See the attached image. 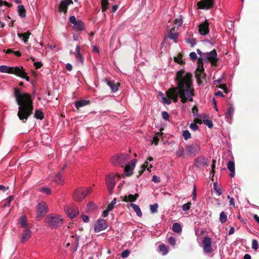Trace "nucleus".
Listing matches in <instances>:
<instances>
[{
	"mask_svg": "<svg viewBox=\"0 0 259 259\" xmlns=\"http://www.w3.org/2000/svg\"><path fill=\"white\" fill-rule=\"evenodd\" d=\"M175 80L177 86L167 91V98L161 97L163 103L169 105L171 103V100L177 102L179 96L183 103H186L187 101H192L194 91L192 84V74L181 69L177 72Z\"/></svg>",
	"mask_w": 259,
	"mask_h": 259,
	"instance_id": "1",
	"label": "nucleus"
},
{
	"mask_svg": "<svg viewBox=\"0 0 259 259\" xmlns=\"http://www.w3.org/2000/svg\"><path fill=\"white\" fill-rule=\"evenodd\" d=\"M14 96L18 105H19L18 116L21 120L26 121L32 113L33 109L31 96L16 88L14 89Z\"/></svg>",
	"mask_w": 259,
	"mask_h": 259,
	"instance_id": "2",
	"label": "nucleus"
},
{
	"mask_svg": "<svg viewBox=\"0 0 259 259\" xmlns=\"http://www.w3.org/2000/svg\"><path fill=\"white\" fill-rule=\"evenodd\" d=\"M201 150L199 144L194 143L186 144L184 147L182 145H179L175 154L177 157L185 159L193 158L197 155Z\"/></svg>",
	"mask_w": 259,
	"mask_h": 259,
	"instance_id": "3",
	"label": "nucleus"
},
{
	"mask_svg": "<svg viewBox=\"0 0 259 259\" xmlns=\"http://www.w3.org/2000/svg\"><path fill=\"white\" fill-rule=\"evenodd\" d=\"M0 72L9 74H14L17 76L29 80V77L27 75V73L24 71L22 67H9L6 65L0 66Z\"/></svg>",
	"mask_w": 259,
	"mask_h": 259,
	"instance_id": "4",
	"label": "nucleus"
},
{
	"mask_svg": "<svg viewBox=\"0 0 259 259\" xmlns=\"http://www.w3.org/2000/svg\"><path fill=\"white\" fill-rule=\"evenodd\" d=\"M45 222L52 229H56L63 224V219L58 214H50L45 219Z\"/></svg>",
	"mask_w": 259,
	"mask_h": 259,
	"instance_id": "5",
	"label": "nucleus"
},
{
	"mask_svg": "<svg viewBox=\"0 0 259 259\" xmlns=\"http://www.w3.org/2000/svg\"><path fill=\"white\" fill-rule=\"evenodd\" d=\"M119 178V176L117 174H109L106 176V184L109 195L113 193V189L116 182L118 181Z\"/></svg>",
	"mask_w": 259,
	"mask_h": 259,
	"instance_id": "6",
	"label": "nucleus"
},
{
	"mask_svg": "<svg viewBox=\"0 0 259 259\" xmlns=\"http://www.w3.org/2000/svg\"><path fill=\"white\" fill-rule=\"evenodd\" d=\"M130 159L128 154H119L113 156L111 159V162L114 165H121L123 166Z\"/></svg>",
	"mask_w": 259,
	"mask_h": 259,
	"instance_id": "7",
	"label": "nucleus"
},
{
	"mask_svg": "<svg viewBox=\"0 0 259 259\" xmlns=\"http://www.w3.org/2000/svg\"><path fill=\"white\" fill-rule=\"evenodd\" d=\"M92 191L91 187H88L85 189L79 188L76 190L73 194V197L75 201H80L88 194H90Z\"/></svg>",
	"mask_w": 259,
	"mask_h": 259,
	"instance_id": "8",
	"label": "nucleus"
},
{
	"mask_svg": "<svg viewBox=\"0 0 259 259\" xmlns=\"http://www.w3.org/2000/svg\"><path fill=\"white\" fill-rule=\"evenodd\" d=\"M202 60L209 62L212 65L216 66L218 60L216 51L213 50L210 52L204 53L202 56Z\"/></svg>",
	"mask_w": 259,
	"mask_h": 259,
	"instance_id": "9",
	"label": "nucleus"
},
{
	"mask_svg": "<svg viewBox=\"0 0 259 259\" xmlns=\"http://www.w3.org/2000/svg\"><path fill=\"white\" fill-rule=\"evenodd\" d=\"M48 212V207L47 203L44 201L39 202L37 206V217L42 218Z\"/></svg>",
	"mask_w": 259,
	"mask_h": 259,
	"instance_id": "10",
	"label": "nucleus"
},
{
	"mask_svg": "<svg viewBox=\"0 0 259 259\" xmlns=\"http://www.w3.org/2000/svg\"><path fill=\"white\" fill-rule=\"evenodd\" d=\"M203 249L206 253H210L212 252V241L209 237H204L202 239Z\"/></svg>",
	"mask_w": 259,
	"mask_h": 259,
	"instance_id": "11",
	"label": "nucleus"
},
{
	"mask_svg": "<svg viewBox=\"0 0 259 259\" xmlns=\"http://www.w3.org/2000/svg\"><path fill=\"white\" fill-rule=\"evenodd\" d=\"M214 4V0H201L197 3V6L200 9L207 10L212 8Z\"/></svg>",
	"mask_w": 259,
	"mask_h": 259,
	"instance_id": "12",
	"label": "nucleus"
},
{
	"mask_svg": "<svg viewBox=\"0 0 259 259\" xmlns=\"http://www.w3.org/2000/svg\"><path fill=\"white\" fill-rule=\"evenodd\" d=\"M108 227V224L105 220L102 219H99L95 224L94 231L96 233L100 232L105 230Z\"/></svg>",
	"mask_w": 259,
	"mask_h": 259,
	"instance_id": "13",
	"label": "nucleus"
},
{
	"mask_svg": "<svg viewBox=\"0 0 259 259\" xmlns=\"http://www.w3.org/2000/svg\"><path fill=\"white\" fill-rule=\"evenodd\" d=\"M66 241L67 242V246L74 244L76 247H77L79 241V237L77 236L73 233H70L69 235H67Z\"/></svg>",
	"mask_w": 259,
	"mask_h": 259,
	"instance_id": "14",
	"label": "nucleus"
},
{
	"mask_svg": "<svg viewBox=\"0 0 259 259\" xmlns=\"http://www.w3.org/2000/svg\"><path fill=\"white\" fill-rule=\"evenodd\" d=\"M136 163L137 159H133L131 160L130 162L125 165L124 168L125 176H130L133 174V170L135 168Z\"/></svg>",
	"mask_w": 259,
	"mask_h": 259,
	"instance_id": "15",
	"label": "nucleus"
},
{
	"mask_svg": "<svg viewBox=\"0 0 259 259\" xmlns=\"http://www.w3.org/2000/svg\"><path fill=\"white\" fill-rule=\"evenodd\" d=\"M67 215L71 219L74 218L79 213L77 207L74 205H71L65 208Z\"/></svg>",
	"mask_w": 259,
	"mask_h": 259,
	"instance_id": "16",
	"label": "nucleus"
},
{
	"mask_svg": "<svg viewBox=\"0 0 259 259\" xmlns=\"http://www.w3.org/2000/svg\"><path fill=\"white\" fill-rule=\"evenodd\" d=\"M198 27L199 33L202 35H205L209 32V23L206 20L200 24Z\"/></svg>",
	"mask_w": 259,
	"mask_h": 259,
	"instance_id": "17",
	"label": "nucleus"
},
{
	"mask_svg": "<svg viewBox=\"0 0 259 259\" xmlns=\"http://www.w3.org/2000/svg\"><path fill=\"white\" fill-rule=\"evenodd\" d=\"M74 55L76 62L78 64H83L84 59L80 53V47L78 45H77L76 46Z\"/></svg>",
	"mask_w": 259,
	"mask_h": 259,
	"instance_id": "18",
	"label": "nucleus"
},
{
	"mask_svg": "<svg viewBox=\"0 0 259 259\" xmlns=\"http://www.w3.org/2000/svg\"><path fill=\"white\" fill-rule=\"evenodd\" d=\"M72 0H64L62 1L60 4L59 10L60 12H63L65 13L67 12V8L69 5L72 4Z\"/></svg>",
	"mask_w": 259,
	"mask_h": 259,
	"instance_id": "19",
	"label": "nucleus"
},
{
	"mask_svg": "<svg viewBox=\"0 0 259 259\" xmlns=\"http://www.w3.org/2000/svg\"><path fill=\"white\" fill-rule=\"evenodd\" d=\"M207 159L203 156H199L195 159V165L197 167H200L206 165Z\"/></svg>",
	"mask_w": 259,
	"mask_h": 259,
	"instance_id": "20",
	"label": "nucleus"
},
{
	"mask_svg": "<svg viewBox=\"0 0 259 259\" xmlns=\"http://www.w3.org/2000/svg\"><path fill=\"white\" fill-rule=\"evenodd\" d=\"M104 82H105L106 84L110 87L113 93H115L118 91V87L114 81L110 80L107 78H105Z\"/></svg>",
	"mask_w": 259,
	"mask_h": 259,
	"instance_id": "21",
	"label": "nucleus"
},
{
	"mask_svg": "<svg viewBox=\"0 0 259 259\" xmlns=\"http://www.w3.org/2000/svg\"><path fill=\"white\" fill-rule=\"evenodd\" d=\"M227 168L230 170V176L233 178L235 176V163L233 161H229L227 163Z\"/></svg>",
	"mask_w": 259,
	"mask_h": 259,
	"instance_id": "22",
	"label": "nucleus"
},
{
	"mask_svg": "<svg viewBox=\"0 0 259 259\" xmlns=\"http://www.w3.org/2000/svg\"><path fill=\"white\" fill-rule=\"evenodd\" d=\"M31 236V232L28 230H25L22 235L21 241L23 242H25L28 241Z\"/></svg>",
	"mask_w": 259,
	"mask_h": 259,
	"instance_id": "23",
	"label": "nucleus"
},
{
	"mask_svg": "<svg viewBox=\"0 0 259 259\" xmlns=\"http://www.w3.org/2000/svg\"><path fill=\"white\" fill-rule=\"evenodd\" d=\"M153 158L151 156L149 157L147 160L145 161L143 165L142 166V168L143 170H145L146 168L147 169V170L149 172L151 171V168L152 167V165L151 164H149V162L153 161Z\"/></svg>",
	"mask_w": 259,
	"mask_h": 259,
	"instance_id": "24",
	"label": "nucleus"
},
{
	"mask_svg": "<svg viewBox=\"0 0 259 259\" xmlns=\"http://www.w3.org/2000/svg\"><path fill=\"white\" fill-rule=\"evenodd\" d=\"M175 30V28H172L170 31L168 32L167 33V36L169 37L170 39L174 40L175 42H177V39L178 37V32H174L172 31Z\"/></svg>",
	"mask_w": 259,
	"mask_h": 259,
	"instance_id": "25",
	"label": "nucleus"
},
{
	"mask_svg": "<svg viewBox=\"0 0 259 259\" xmlns=\"http://www.w3.org/2000/svg\"><path fill=\"white\" fill-rule=\"evenodd\" d=\"M139 197V194L136 193L135 195L130 194L128 196H125L123 197L122 200L123 201H127L129 200L131 202H134L136 200L137 198Z\"/></svg>",
	"mask_w": 259,
	"mask_h": 259,
	"instance_id": "26",
	"label": "nucleus"
},
{
	"mask_svg": "<svg viewBox=\"0 0 259 259\" xmlns=\"http://www.w3.org/2000/svg\"><path fill=\"white\" fill-rule=\"evenodd\" d=\"M73 27L76 30L82 31L84 29V24L81 21L78 20Z\"/></svg>",
	"mask_w": 259,
	"mask_h": 259,
	"instance_id": "27",
	"label": "nucleus"
},
{
	"mask_svg": "<svg viewBox=\"0 0 259 259\" xmlns=\"http://www.w3.org/2000/svg\"><path fill=\"white\" fill-rule=\"evenodd\" d=\"M31 33L29 32H26L22 33H18V37L21 38L25 44H26Z\"/></svg>",
	"mask_w": 259,
	"mask_h": 259,
	"instance_id": "28",
	"label": "nucleus"
},
{
	"mask_svg": "<svg viewBox=\"0 0 259 259\" xmlns=\"http://www.w3.org/2000/svg\"><path fill=\"white\" fill-rule=\"evenodd\" d=\"M89 103V101L82 100L75 102L74 105L76 108L78 109L80 107L87 105Z\"/></svg>",
	"mask_w": 259,
	"mask_h": 259,
	"instance_id": "29",
	"label": "nucleus"
},
{
	"mask_svg": "<svg viewBox=\"0 0 259 259\" xmlns=\"http://www.w3.org/2000/svg\"><path fill=\"white\" fill-rule=\"evenodd\" d=\"M130 205L134 211L136 212L137 215L139 217H141L142 215V213L139 206L138 205L133 203H131Z\"/></svg>",
	"mask_w": 259,
	"mask_h": 259,
	"instance_id": "30",
	"label": "nucleus"
},
{
	"mask_svg": "<svg viewBox=\"0 0 259 259\" xmlns=\"http://www.w3.org/2000/svg\"><path fill=\"white\" fill-rule=\"evenodd\" d=\"M204 69L203 68L202 64L199 63V61L198 63L197 68L196 69V75L197 76H202V74L203 73Z\"/></svg>",
	"mask_w": 259,
	"mask_h": 259,
	"instance_id": "31",
	"label": "nucleus"
},
{
	"mask_svg": "<svg viewBox=\"0 0 259 259\" xmlns=\"http://www.w3.org/2000/svg\"><path fill=\"white\" fill-rule=\"evenodd\" d=\"M54 181L57 184H59V185L62 184L63 183L64 180L62 178V174L60 172L56 174L54 178Z\"/></svg>",
	"mask_w": 259,
	"mask_h": 259,
	"instance_id": "32",
	"label": "nucleus"
},
{
	"mask_svg": "<svg viewBox=\"0 0 259 259\" xmlns=\"http://www.w3.org/2000/svg\"><path fill=\"white\" fill-rule=\"evenodd\" d=\"M18 12L21 17L24 18L26 16V11L23 6L20 5L18 6Z\"/></svg>",
	"mask_w": 259,
	"mask_h": 259,
	"instance_id": "33",
	"label": "nucleus"
},
{
	"mask_svg": "<svg viewBox=\"0 0 259 259\" xmlns=\"http://www.w3.org/2000/svg\"><path fill=\"white\" fill-rule=\"evenodd\" d=\"M172 230L176 233H181L182 230L181 225L178 223H175L172 225Z\"/></svg>",
	"mask_w": 259,
	"mask_h": 259,
	"instance_id": "34",
	"label": "nucleus"
},
{
	"mask_svg": "<svg viewBox=\"0 0 259 259\" xmlns=\"http://www.w3.org/2000/svg\"><path fill=\"white\" fill-rule=\"evenodd\" d=\"M168 249L166 245L162 244L159 246V252L161 253L162 255H165L168 253Z\"/></svg>",
	"mask_w": 259,
	"mask_h": 259,
	"instance_id": "35",
	"label": "nucleus"
},
{
	"mask_svg": "<svg viewBox=\"0 0 259 259\" xmlns=\"http://www.w3.org/2000/svg\"><path fill=\"white\" fill-rule=\"evenodd\" d=\"M162 135V133H157L155 134V136L152 138V140H151V144H154L155 145H157L158 142H159V137Z\"/></svg>",
	"mask_w": 259,
	"mask_h": 259,
	"instance_id": "36",
	"label": "nucleus"
},
{
	"mask_svg": "<svg viewBox=\"0 0 259 259\" xmlns=\"http://www.w3.org/2000/svg\"><path fill=\"white\" fill-rule=\"evenodd\" d=\"M234 113V108L232 106H230L227 112L225 114V117L227 119L231 118Z\"/></svg>",
	"mask_w": 259,
	"mask_h": 259,
	"instance_id": "37",
	"label": "nucleus"
},
{
	"mask_svg": "<svg viewBox=\"0 0 259 259\" xmlns=\"http://www.w3.org/2000/svg\"><path fill=\"white\" fill-rule=\"evenodd\" d=\"M186 42L190 45V46L192 48L194 47V46L196 44L197 41L196 39L193 38H186Z\"/></svg>",
	"mask_w": 259,
	"mask_h": 259,
	"instance_id": "38",
	"label": "nucleus"
},
{
	"mask_svg": "<svg viewBox=\"0 0 259 259\" xmlns=\"http://www.w3.org/2000/svg\"><path fill=\"white\" fill-rule=\"evenodd\" d=\"M19 223L22 228H26L27 226L26 219L24 216H21L19 219Z\"/></svg>",
	"mask_w": 259,
	"mask_h": 259,
	"instance_id": "39",
	"label": "nucleus"
},
{
	"mask_svg": "<svg viewBox=\"0 0 259 259\" xmlns=\"http://www.w3.org/2000/svg\"><path fill=\"white\" fill-rule=\"evenodd\" d=\"M182 136L185 140H188L191 138V135L188 130L183 131Z\"/></svg>",
	"mask_w": 259,
	"mask_h": 259,
	"instance_id": "40",
	"label": "nucleus"
},
{
	"mask_svg": "<svg viewBox=\"0 0 259 259\" xmlns=\"http://www.w3.org/2000/svg\"><path fill=\"white\" fill-rule=\"evenodd\" d=\"M220 221L221 223H225L227 220V217L224 212H221L220 214Z\"/></svg>",
	"mask_w": 259,
	"mask_h": 259,
	"instance_id": "41",
	"label": "nucleus"
},
{
	"mask_svg": "<svg viewBox=\"0 0 259 259\" xmlns=\"http://www.w3.org/2000/svg\"><path fill=\"white\" fill-rule=\"evenodd\" d=\"M34 117L37 119H42L44 118V114L40 110H37L34 113Z\"/></svg>",
	"mask_w": 259,
	"mask_h": 259,
	"instance_id": "42",
	"label": "nucleus"
},
{
	"mask_svg": "<svg viewBox=\"0 0 259 259\" xmlns=\"http://www.w3.org/2000/svg\"><path fill=\"white\" fill-rule=\"evenodd\" d=\"M108 4L109 3H108V0H102L101 5H102V11H105L107 10V9L108 8Z\"/></svg>",
	"mask_w": 259,
	"mask_h": 259,
	"instance_id": "43",
	"label": "nucleus"
},
{
	"mask_svg": "<svg viewBox=\"0 0 259 259\" xmlns=\"http://www.w3.org/2000/svg\"><path fill=\"white\" fill-rule=\"evenodd\" d=\"M116 203V199L114 198L108 205L107 209L108 211H111L114 207V205Z\"/></svg>",
	"mask_w": 259,
	"mask_h": 259,
	"instance_id": "44",
	"label": "nucleus"
},
{
	"mask_svg": "<svg viewBox=\"0 0 259 259\" xmlns=\"http://www.w3.org/2000/svg\"><path fill=\"white\" fill-rule=\"evenodd\" d=\"M39 191L41 193L46 194L47 195H50L51 190L48 187H42L39 189Z\"/></svg>",
	"mask_w": 259,
	"mask_h": 259,
	"instance_id": "45",
	"label": "nucleus"
},
{
	"mask_svg": "<svg viewBox=\"0 0 259 259\" xmlns=\"http://www.w3.org/2000/svg\"><path fill=\"white\" fill-rule=\"evenodd\" d=\"M158 207V206L157 203L151 205L150 207L151 212L152 213L156 212L157 211Z\"/></svg>",
	"mask_w": 259,
	"mask_h": 259,
	"instance_id": "46",
	"label": "nucleus"
},
{
	"mask_svg": "<svg viewBox=\"0 0 259 259\" xmlns=\"http://www.w3.org/2000/svg\"><path fill=\"white\" fill-rule=\"evenodd\" d=\"M252 248L254 250H257L258 248V242L256 240L253 239L252 241V245H251Z\"/></svg>",
	"mask_w": 259,
	"mask_h": 259,
	"instance_id": "47",
	"label": "nucleus"
},
{
	"mask_svg": "<svg viewBox=\"0 0 259 259\" xmlns=\"http://www.w3.org/2000/svg\"><path fill=\"white\" fill-rule=\"evenodd\" d=\"M213 188L215 191V192L217 193V194L220 196L222 194V189L220 188H217V184L216 183H214L213 184Z\"/></svg>",
	"mask_w": 259,
	"mask_h": 259,
	"instance_id": "48",
	"label": "nucleus"
},
{
	"mask_svg": "<svg viewBox=\"0 0 259 259\" xmlns=\"http://www.w3.org/2000/svg\"><path fill=\"white\" fill-rule=\"evenodd\" d=\"M191 202H188L187 203H185L183 205L182 208L184 211H187L191 207Z\"/></svg>",
	"mask_w": 259,
	"mask_h": 259,
	"instance_id": "49",
	"label": "nucleus"
},
{
	"mask_svg": "<svg viewBox=\"0 0 259 259\" xmlns=\"http://www.w3.org/2000/svg\"><path fill=\"white\" fill-rule=\"evenodd\" d=\"M189 57L190 59L193 61L196 60L197 58V55L194 52H191L189 54Z\"/></svg>",
	"mask_w": 259,
	"mask_h": 259,
	"instance_id": "50",
	"label": "nucleus"
},
{
	"mask_svg": "<svg viewBox=\"0 0 259 259\" xmlns=\"http://www.w3.org/2000/svg\"><path fill=\"white\" fill-rule=\"evenodd\" d=\"M204 123L209 128H211L213 126L212 121L206 119L204 120Z\"/></svg>",
	"mask_w": 259,
	"mask_h": 259,
	"instance_id": "51",
	"label": "nucleus"
},
{
	"mask_svg": "<svg viewBox=\"0 0 259 259\" xmlns=\"http://www.w3.org/2000/svg\"><path fill=\"white\" fill-rule=\"evenodd\" d=\"M168 242L171 245L175 246L176 244V239L174 237H170L168 239Z\"/></svg>",
	"mask_w": 259,
	"mask_h": 259,
	"instance_id": "52",
	"label": "nucleus"
},
{
	"mask_svg": "<svg viewBox=\"0 0 259 259\" xmlns=\"http://www.w3.org/2000/svg\"><path fill=\"white\" fill-rule=\"evenodd\" d=\"M130 251L128 249L125 250L121 254V256L122 258H125L127 257L130 254Z\"/></svg>",
	"mask_w": 259,
	"mask_h": 259,
	"instance_id": "53",
	"label": "nucleus"
},
{
	"mask_svg": "<svg viewBox=\"0 0 259 259\" xmlns=\"http://www.w3.org/2000/svg\"><path fill=\"white\" fill-rule=\"evenodd\" d=\"M227 197L229 199L230 205L232 206L233 207H235V204L234 198L233 197H231L230 195H228Z\"/></svg>",
	"mask_w": 259,
	"mask_h": 259,
	"instance_id": "54",
	"label": "nucleus"
},
{
	"mask_svg": "<svg viewBox=\"0 0 259 259\" xmlns=\"http://www.w3.org/2000/svg\"><path fill=\"white\" fill-rule=\"evenodd\" d=\"M162 118L165 120H168L169 119V114L167 112H166V111L162 112Z\"/></svg>",
	"mask_w": 259,
	"mask_h": 259,
	"instance_id": "55",
	"label": "nucleus"
},
{
	"mask_svg": "<svg viewBox=\"0 0 259 259\" xmlns=\"http://www.w3.org/2000/svg\"><path fill=\"white\" fill-rule=\"evenodd\" d=\"M190 127L194 131H196L198 129V125L194 123H191L190 125Z\"/></svg>",
	"mask_w": 259,
	"mask_h": 259,
	"instance_id": "56",
	"label": "nucleus"
},
{
	"mask_svg": "<svg viewBox=\"0 0 259 259\" xmlns=\"http://www.w3.org/2000/svg\"><path fill=\"white\" fill-rule=\"evenodd\" d=\"M175 61L177 62L179 64H182L183 63V61L182 60V56L181 55H180L178 57L175 58Z\"/></svg>",
	"mask_w": 259,
	"mask_h": 259,
	"instance_id": "57",
	"label": "nucleus"
},
{
	"mask_svg": "<svg viewBox=\"0 0 259 259\" xmlns=\"http://www.w3.org/2000/svg\"><path fill=\"white\" fill-rule=\"evenodd\" d=\"M196 195H197L196 188V186L194 185L193 186V192H192V199L193 200H195L196 198Z\"/></svg>",
	"mask_w": 259,
	"mask_h": 259,
	"instance_id": "58",
	"label": "nucleus"
},
{
	"mask_svg": "<svg viewBox=\"0 0 259 259\" xmlns=\"http://www.w3.org/2000/svg\"><path fill=\"white\" fill-rule=\"evenodd\" d=\"M69 21H70V22L72 24H73V25H74V24H75L77 21H76V18L74 16H71L70 17V18H69Z\"/></svg>",
	"mask_w": 259,
	"mask_h": 259,
	"instance_id": "59",
	"label": "nucleus"
},
{
	"mask_svg": "<svg viewBox=\"0 0 259 259\" xmlns=\"http://www.w3.org/2000/svg\"><path fill=\"white\" fill-rule=\"evenodd\" d=\"M81 218L82 219L84 223H88L89 222V221H90L89 217L88 215H87L82 214L81 215Z\"/></svg>",
	"mask_w": 259,
	"mask_h": 259,
	"instance_id": "60",
	"label": "nucleus"
},
{
	"mask_svg": "<svg viewBox=\"0 0 259 259\" xmlns=\"http://www.w3.org/2000/svg\"><path fill=\"white\" fill-rule=\"evenodd\" d=\"M218 87L223 89L226 93L227 92V87H226V84H221Z\"/></svg>",
	"mask_w": 259,
	"mask_h": 259,
	"instance_id": "61",
	"label": "nucleus"
},
{
	"mask_svg": "<svg viewBox=\"0 0 259 259\" xmlns=\"http://www.w3.org/2000/svg\"><path fill=\"white\" fill-rule=\"evenodd\" d=\"M175 23L178 24V26H181V25H182V23H183V20H182V19L181 18H179V19H177L176 20Z\"/></svg>",
	"mask_w": 259,
	"mask_h": 259,
	"instance_id": "62",
	"label": "nucleus"
},
{
	"mask_svg": "<svg viewBox=\"0 0 259 259\" xmlns=\"http://www.w3.org/2000/svg\"><path fill=\"white\" fill-rule=\"evenodd\" d=\"M152 181L155 182V183H159L160 180L158 177H157L156 176L154 175L152 177Z\"/></svg>",
	"mask_w": 259,
	"mask_h": 259,
	"instance_id": "63",
	"label": "nucleus"
},
{
	"mask_svg": "<svg viewBox=\"0 0 259 259\" xmlns=\"http://www.w3.org/2000/svg\"><path fill=\"white\" fill-rule=\"evenodd\" d=\"M66 68L68 71H71L72 69V65L70 63H67L66 65Z\"/></svg>",
	"mask_w": 259,
	"mask_h": 259,
	"instance_id": "64",
	"label": "nucleus"
}]
</instances>
